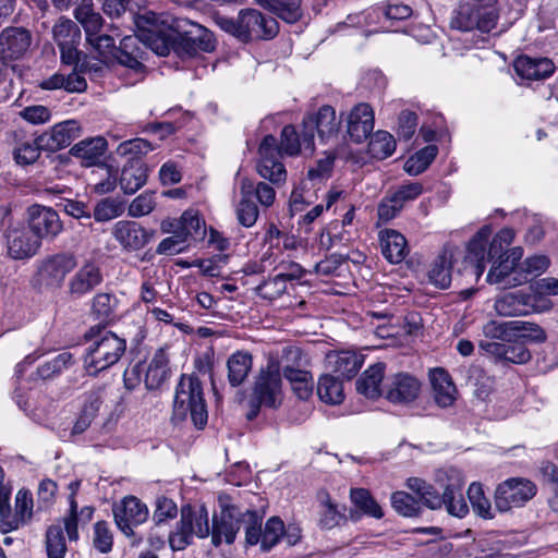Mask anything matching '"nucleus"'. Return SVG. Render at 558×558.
Listing matches in <instances>:
<instances>
[{
	"label": "nucleus",
	"instance_id": "nucleus-52",
	"mask_svg": "<svg viewBox=\"0 0 558 558\" xmlns=\"http://www.w3.org/2000/svg\"><path fill=\"white\" fill-rule=\"evenodd\" d=\"M242 525L245 529V543L248 546L262 544V521L263 517L256 510H245Z\"/></svg>",
	"mask_w": 558,
	"mask_h": 558
},
{
	"label": "nucleus",
	"instance_id": "nucleus-21",
	"mask_svg": "<svg viewBox=\"0 0 558 558\" xmlns=\"http://www.w3.org/2000/svg\"><path fill=\"white\" fill-rule=\"evenodd\" d=\"M76 265L77 260L74 254L68 252L58 253L43 260L40 275L48 284L60 286Z\"/></svg>",
	"mask_w": 558,
	"mask_h": 558
},
{
	"label": "nucleus",
	"instance_id": "nucleus-7",
	"mask_svg": "<svg viewBox=\"0 0 558 558\" xmlns=\"http://www.w3.org/2000/svg\"><path fill=\"white\" fill-rule=\"evenodd\" d=\"M134 24L137 32H140L142 44L150 48L158 56L165 57L170 53L175 31L173 25L170 28H166L159 16L151 11L135 14Z\"/></svg>",
	"mask_w": 558,
	"mask_h": 558
},
{
	"label": "nucleus",
	"instance_id": "nucleus-58",
	"mask_svg": "<svg viewBox=\"0 0 558 558\" xmlns=\"http://www.w3.org/2000/svg\"><path fill=\"white\" fill-rule=\"evenodd\" d=\"M153 150L151 144L144 138H133L124 141L117 147V155L121 157H129V159H141V156L146 155Z\"/></svg>",
	"mask_w": 558,
	"mask_h": 558
},
{
	"label": "nucleus",
	"instance_id": "nucleus-59",
	"mask_svg": "<svg viewBox=\"0 0 558 558\" xmlns=\"http://www.w3.org/2000/svg\"><path fill=\"white\" fill-rule=\"evenodd\" d=\"M93 546L100 554H108L112 550L113 535L106 521H98L94 524Z\"/></svg>",
	"mask_w": 558,
	"mask_h": 558
},
{
	"label": "nucleus",
	"instance_id": "nucleus-37",
	"mask_svg": "<svg viewBox=\"0 0 558 558\" xmlns=\"http://www.w3.org/2000/svg\"><path fill=\"white\" fill-rule=\"evenodd\" d=\"M434 399L441 408L450 407L454 401L456 387L450 375L444 368H435L429 373Z\"/></svg>",
	"mask_w": 558,
	"mask_h": 558
},
{
	"label": "nucleus",
	"instance_id": "nucleus-5",
	"mask_svg": "<svg viewBox=\"0 0 558 558\" xmlns=\"http://www.w3.org/2000/svg\"><path fill=\"white\" fill-rule=\"evenodd\" d=\"M189 415L197 429L206 426L208 411L202 381L194 374H182L175 387L171 420L180 423Z\"/></svg>",
	"mask_w": 558,
	"mask_h": 558
},
{
	"label": "nucleus",
	"instance_id": "nucleus-56",
	"mask_svg": "<svg viewBox=\"0 0 558 558\" xmlns=\"http://www.w3.org/2000/svg\"><path fill=\"white\" fill-rule=\"evenodd\" d=\"M284 534V524L279 517H271L267 520L263 530L262 550L268 551L275 547Z\"/></svg>",
	"mask_w": 558,
	"mask_h": 558
},
{
	"label": "nucleus",
	"instance_id": "nucleus-41",
	"mask_svg": "<svg viewBox=\"0 0 558 558\" xmlns=\"http://www.w3.org/2000/svg\"><path fill=\"white\" fill-rule=\"evenodd\" d=\"M319 399L329 404H339L344 399L342 380L337 375L320 376L317 385Z\"/></svg>",
	"mask_w": 558,
	"mask_h": 558
},
{
	"label": "nucleus",
	"instance_id": "nucleus-25",
	"mask_svg": "<svg viewBox=\"0 0 558 558\" xmlns=\"http://www.w3.org/2000/svg\"><path fill=\"white\" fill-rule=\"evenodd\" d=\"M515 73L527 81H541L549 77L554 71L555 65L548 58H531L527 56H520L513 62Z\"/></svg>",
	"mask_w": 558,
	"mask_h": 558
},
{
	"label": "nucleus",
	"instance_id": "nucleus-10",
	"mask_svg": "<svg viewBox=\"0 0 558 558\" xmlns=\"http://www.w3.org/2000/svg\"><path fill=\"white\" fill-rule=\"evenodd\" d=\"M487 5L460 4L451 17V28L461 32L477 29L481 33H489L497 25L498 13Z\"/></svg>",
	"mask_w": 558,
	"mask_h": 558
},
{
	"label": "nucleus",
	"instance_id": "nucleus-40",
	"mask_svg": "<svg viewBox=\"0 0 558 558\" xmlns=\"http://www.w3.org/2000/svg\"><path fill=\"white\" fill-rule=\"evenodd\" d=\"M74 17L84 27L87 39L98 34L102 26V17L94 11L93 0H82L74 9Z\"/></svg>",
	"mask_w": 558,
	"mask_h": 558
},
{
	"label": "nucleus",
	"instance_id": "nucleus-57",
	"mask_svg": "<svg viewBox=\"0 0 558 558\" xmlns=\"http://www.w3.org/2000/svg\"><path fill=\"white\" fill-rule=\"evenodd\" d=\"M287 290V283L279 274L272 278L264 280L255 288V293L268 301L280 298Z\"/></svg>",
	"mask_w": 558,
	"mask_h": 558
},
{
	"label": "nucleus",
	"instance_id": "nucleus-44",
	"mask_svg": "<svg viewBox=\"0 0 558 558\" xmlns=\"http://www.w3.org/2000/svg\"><path fill=\"white\" fill-rule=\"evenodd\" d=\"M350 498L352 504L362 511L363 514L375 519H381L384 517L381 507L374 499L368 489L352 488L350 492Z\"/></svg>",
	"mask_w": 558,
	"mask_h": 558
},
{
	"label": "nucleus",
	"instance_id": "nucleus-61",
	"mask_svg": "<svg viewBox=\"0 0 558 558\" xmlns=\"http://www.w3.org/2000/svg\"><path fill=\"white\" fill-rule=\"evenodd\" d=\"M280 137V149L286 155L295 156L304 147L303 137L300 138L295 128L291 124L283 126Z\"/></svg>",
	"mask_w": 558,
	"mask_h": 558
},
{
	"label": "nucleus",
	"instance_id": "nucleus-30",
	"mask_svg": "<svg viewBox=\"0 0 558 558\" xmlns=\"http://www.w3.org/2000/svg\"><path fill=\"white\" fill-rule=\"evenodd\" d=\"M148 167L141 159H128L120 175V186L125 194H134L147 181Z\"/></svg>",
	"mask_w": 558,
	"mask_h": 558
},
{
	"label": "nucleus",
	"instance_id": "nucleus-48",
	"mask_svg": "<svg viewBox=\"0 0 558 558\" xmlns=\"http://www.w3.org/2000/svg\"><path fill=\"white\" fill-rule=\"evenodd\" d=\"M175 28L172 51L180 58H191L198 53L195 41L192 40L189 34H185V27L180 20L175 21L173 25Z\"/></svg>",
	"mask_w": 558,
	"mask_h": 558
},
{
	"label": "nucleus",
	"instance_id": "nucleus-4",
	"mask_svg": "<svg viewBox=\"0 0 558 558\" xmlns=\"http://www.w3.org/2000/svg\"><path fill=\"white\" fill-rule=\"evenodd\" d=\"M84 337L92 342L84 357V367L90 376H96L118 363L126 349L124 338L106 330L100 325L90 327Z\"/></svg>",
	"mask_w": 558,
	"mask_h": 558
},
{
	"label": "nucleus",
	"instance_id": "nucleus-20",
	"mask_svg": "<svg viewBox=\"0 0 558 558\" xmlns=\"http://www.w3.org/2000/svg\"><path fill=\"white\" fill-rule=\"evenodd\" d=\"M81 135V125L75 120L54 124L50 131L38 136V145L45 150L57 151L69 146Z\"/></svg>",
	"mask_w": 558,
	"mask_h": 558
},
{
	"label": "nucleus",
	"instance_id": "nucleus-28",
	"mask_svg": "<svg viewBox=\"0 0 558 558\" xmlns=\"http://www.w3.org/2000/svg\"><path fill=\"white\" fill-rule=\"evenodd\" d=\"M102 387L94 388L85 393L83 407L71 430L72 436L83 434L90 426L102 404Z\"/></svg>",
	"mask_w": 558,
	"mask_h": 558
},
{
	"label": "nucleus",
	"instance_id": "nucleus-46",
	"mask_svg": "<svg viewBox=\"0 0 558 558\" xmlns=\"http://www.w3.org/2000/svg\"><path fill=\"white\" fill-rule=\"evenodd\" d=\"M505 330L514 332L519 338L532 342L542 343L546 340L545 330L537 324L531 322L512 320L504 324Z\"/></svg>",
	"mask_w": 558,
	"mask_h": 558
},
{
	"label": "nucleus",
	"instance_id": "nucleus-27",
	"mask_svg": "<svg viewBox=\"0 0 558 558\" xmlns=\"http://www.w3.org/2000/svg\"><path fill=\"white\" fill-rule=\"evenodd\" d=\"M145 387L147 390H157L170 378L169 356L163 348L154 353L147 366H144Z\"/></svg>",
	"mask_w": 558,
	"mask_h": 558
},
{
	"label": "nucleus",
	"instance_id": "nucleus-24",
	"mask_svg": "<svg viewBox=\"0 0 558 558\" xmlns=\"http://www.w3.org/2000/svg\"><path fill=\"white\" fill-rule=\"evenodd\" d=\"M480 349L498 360L514 364H524L531 359L530 351L522 342L500 343L495 341H481Z\"/></svg>",
	"mask_w": 558,
	"mask_h": 558
},
{
	"label": "nucleus",
	"instance_id": "nucleus-2",
	"mask_svg": "<svg viewBox=\"0 0 558 558\" xmlns=\"http://www.w3.org/2000/svg\"><path fill=\"white\" fill-rule=\"evenodd\" d=\"M283 401V381L280 364L277 359H270L267 364L258 369L250 387L246 402L247 421H254L262 409L277 410Z\"/></svg>",
	"mask_w": 558,
	"mask_h": 558
},
{
	"label": "nucleus",
	"instance_id": "nucleus-38",
	"mask_svg": "<svg viewBox=\"0 0 558 558\" xmlns=\"http://www.w3.org/2000/svg\"><path fill=\"white\" fill-rule=\"evenodd\" d=\"M380 246L383 255L391 264L402 262L408 254L407 240L396 230L380 232Z\"/></svg>",
	"mask_w": 558,
	"mask_h": 558
},
{
	"label": "nucleus",
	"instance_id": "nucleus-1",
	"mask_svg": "<svg viewBox=\"0 0 558 558\" xmlns=\"http://www.w3.org/2000/svg\"><path fill=\"white\" fill-rule=\"evenodd\" d=\"M436 481L442 488L441 495L435 486L420 477H409L405 486L417 496L422 508L439 510L445 507L450 515L464 518L469 513V506L463 496L465 482L462 472L456 468L439 470Z\"/></svg>",
	"mask_w": 558,
	"mask_h": 558
},
{
	"label": "nucleus",
	"instance_id": "nucleus-63",
	"mask_svg": "<svg viewBox=\"0 0 558 558\" xmlns=\"http://www.w3.org/2000/svg\"><path fill=\"white\" fill-rule=\"evenodd\" d=\"M323 510L319 518V525L323 529L330 530L337 526L344 515L337 509V506L331 502L328 494H325V499L322 500Z\"/></svg>",
	"mask_w": 558,
	"mask_h": 558
},
{
	"label": "nucleus",
	"instance_id": "nucleus-9",
	"mask_svg": "<svg viewBox=\"0 0 558 558\" xmlns=\"http://www.w3.org/2000/svg\"><path fill=\"white\" fill-rule=\"evenodd\" d=\"M537 492L536 485L524 477H511L497 485L494 504L497 511L505 513L512 508L523 507Z\"/></svg>",
	"mask_w": 558,
	"mask_h": 558
},
{
	"label": "nucleus",
	"instance_id": "nucleus-23",
	"mask_svg": "<svg viewBox=\"0 0 558 558\" xmlns=\"http://www.w3.org/2000/svg\"><path fill=\"white\" fill-rule=\"evenodd\" d=\"M364 357L354 351L330 352L326 356L327 367L342 379H351L360 371Z\"/></svg>",
	"mask_w": 558,
	"mask_h": 558
},
{
	"label": "nucleus",
	"instance_id": "nucleus-64",
	"mask_svg": "<svg viewBox=\"0 0 558 558\" xmlns=\"http://www.w3.org/2000/svg\"><path fill=\"white\" fill-rule=\"evenodd\" d=\"M518 267L508 260L506 257L493 262V266L487 275L489 283H502L510 277L511 274L517 272Z\"/></svg>",
	"mask_w": 558,
	"mask_h": 558
},
{
	"label": "nucleus",
	"instance_id": "nucleus-22",
	"mask_svg": "<svg viewBox=\"0 0 558 558\" xmlns=\"http://www.w3.org/2000/svg\"><path fill=\"white\" fill-rule=\"evenodd\" d=\"M102 274L95 263L84 264L69 280L68 291L72 298L90 293L102 282Z\"/></svg>",
	"mask_w": 558,
	"mask_h": 558
},
{
	"label": "nucleus",
	"instance_id": "nucleus-6",
	"mask_svg": "<svg viewBox=\"0 0 558 558\" xmlns=\"http://www.w3.org/2000/svg\"><path fill=\"white\" fill-rule=\"evenodd\" d=\"M210 535L209 515L205 506L195 508L185 505L181 508L180 521L169 534L172 550H183L193 543V537L206 538Z\"/></svg>",
	"mask_w": 558,
	"mask_h": 558
},
{
	"label": "nucleus",
	"instance_id": "nucleus-53",
	"mask_svg": "<svg viewBox=\"0 0 558 558\" xmlns=\"http://www.w3.org/2000/svg\"><path fill=\"white\" fill-rule=\"evenodd\" d=\"M123 213L124 205L122 202L113 197H106L96 204L93 217L98 222H106L121 216Z\"/></svg>",
	"mask_w": 558,
	"mask_h": 558
},
{
	"label": "nucleus",
	"instance_id": "nucleus-17",
	"mask_svg": "<svg viewBox=\"0 0 558 558\" xmlns=\"http://www.w3.org/2000/svg\"><path fill=\"white\" fill-rule=\"evenodd\" d=\"M537 296L522 290L507 292L495 301V310L500 316H525L538 312Z\"/></svg>",
	"mask_w": 558,
	"mask_h": 558
},
{
	"label": "nucleus",
	"instance_id": "nucleus-35",
	"mask_svg": "<svg viewBox=\"0 0 558 558\" xmlns=\"http://www.w3.org/2000/svg\"><path fill=\"white\" fill-rule=\"evenodd\" d=\"M253 367V355L247 351H236L227 360L228 383L232 388L244 384Z\"/></svg>",
	"mask_w": 558,
	"mask_h": 558
},
{
	"label": "nucleus",
	"instance_id": "nucleus-18",
	"mask_svg": "<svg viewBox=\"0 0 558 558\" xmlns=\"http://www.w3.org/2000/svg\"><path fill=\"white\" fill-rule=\"evenodd\" d=\"M29 230L39 240L56 236L62 230V222L57 211L50 207L33 205L28 208Z\"/></svg>",
	"mask_w": 558,
	"mask_h": 558
},
{
	"label": "nucleus",
	"instance_id": "nucleus-60",
	"mask_svg": "<svg viewBox=\"0 0 558 558\" xmlns=\"http://www.w3.org/2000/svg\"><path fill=\"white\" fill-rule=\"evenodd\" d=\"M118 304L117 298L111 293H98L93 299V314L100 320L109 319Z\"/></svg>",
	"mask_w": 558,
	"mask_h": 558
},
{
	"label": "nucleus",
	"instance_id": "nucleus-55",
	"mask_svg": "<svg viewBox=\"0 0 558 558\" xmlns=\"http://www.w3.org/2000/svg\"><path fill=\"white\" fill-rule=\"evenodd\" d=\"M514 239V232L512 229H501L490 241L487 251V260L495 262L496 259L504 258L506 256L507 248Z\"/></svg>",
	"mask_w": 558,
	"mask_h": 558
},
{
	"label": "nucleus",
	"instance_id": "nucleus-39",
	"mask_svg": "<svg viewBox=\"0 0 558 558\" xmlns=\"http://www.w3.org/2000/svg\"><path fill=\"white\" fill-rule=\"evenodd\" d=\"M452 250H444L432 264L428 271L429 281L439 289H447L451 283Z\"/></svg>",
	"mask_w": 558,
	"mask_h": 558
},
{
	"label": "nucleus",
	"instance_id": "nucleus-34",
	"mask_svg": "<svg viewBox=\"0 0 558 558\" xmlns=\"http://www.w3.org/2000/svg\"><path fill=\"white\" fill-rule=\"evenodd\" d=\"M142 39L140 33L136 36H125L120 40V45L114 53L118 62L134 71H141L144 68L142 63L143 50L140 46Z\"/></svg>",
	"mask_w": 558,
	"mask_h": 558
},
{
	"label": "nucleus",
	"instance_id": "nucleus-51",
	"mask_svg": "<svg viewBox=\"0 0 558 558\" xmlns=\"http://www.w3.org/2000/svg\"><path fill=\"white\" fill-rule=\"evenodd\" d=\"M468 497L470 499L473 511L485 520H490L495 515L492 510L489 499L484 495L482 485L478 483H472L468 489Z\"/></svg>",
	"mask_w": 558,
	"mask_h": 558
},
{
	"label": "nucleus",
	"instance_id": "nucleus-29",
	"mask_svg": "<svg viewBox=\"0 0 558 558\" xmlns=\"http://www.w3.org/2000/svg\"><path fill=\"white\" fill-rule=\"evenodd\" d=\"M385 369L386 364L383 362L375 363L365 369L356 380L357 392L369 399L385 396V386L383 387Z\"/></svg>",
	"mask_w": 558,
	"mask_h": 558
},
{
	"label": "nucleus",
	"instance_id": "nucleus-8",
	"mask_svg": "<svg viewBox=\"0 0 558 558\" xmlns=\"http://www.w3.org/2000/svg\"><path fill=\"white\" fill-rule=\"evenodd\" d=\"M340 125L341 119L337 117L335 108L329 105H324L315 113L305 116L302 121L304 149L313 153L315 131L319 140L325 143L338 136Z\"/></svg>",
	"mask_w": 558,
	"mask_h": 558
},
{
	"label": "nucleus",
	"instance_id": "nucleus-15",
	"mask_svg": "<svg viewBox=\"0 0 558 558\" xmlns=\"http://www.w3.org/2000/svg\"><path fill=\"white\" fill-rule=\"evenodd\" d=\"M113 239L126 252L144 248L155 236V230L146 229L132 220H120L111 229Z\"/></svg>",
	"mask_w": 558,
	"mask_h": 558
},
{
	"label": "nucleus",
	"instance_id": "nucleus-31",
	"mask_svg": "<svg viewBox=\"0 0 558 558\" xmlns=\"http://www.w3.org/2000/svg\"><path fill=\"white\" fill-rule=\"evenodd\" d=\"M489 236L490 229L488 227H483L473 235L468 244L465 263L470 264L474 268V274L476 276H481L485 270V262L487 258L486 244Z\"/></svg>",
	"mask_w": 558,
	"mask_h": 558
},
{
	"label": "nucleus",
	"instance_id": "nucleus-42",
	"mask_svg": "<svg viewBox=\"0 0 558 558\" xmlns=\"http://www.w3.org/2000/svg\"><path fill=\"white\" fill-rule=\"evenodd\" d=\"M390 501L392 509L402 517L416 518L423 512L418 498L407 492L398 490L392 493Z\"/></svg>",
	"mask_w": 558,
	"mask_h": 558
},
{
	"label": "nucleus",
	"instance_id": "nucleus-11",
	"mask_svg": "<svg viewBox=\"0 0 558 558\" xmlns=\"http://www.w3.org/2000/svg\"><path fill=\"white\" fill-rule=\"evenodd\" d=\"M258 154L260 157L256 166L258 174L274 184L284 182L287 171L280 161L282 154L280 144L278 145L277 138L274 135L269 134L263 138L258 147Z\"/></svg>",
	"mask_w": 558,
	"mask_h": 558
},
{
	"label": "nucleus",
	"instance_id": "nucleus-47",
	"mask_svg": "<svg viewBox=\"0 0 558 558\" xmlns=\"http://www.w3.org/2000/svg\"><path fill=\"white\" fill-rule=\"evenodd\" d=\"M180 21L185 27V34H189L192 40L195 41L198 51L211 52L215 50L216 43L210 31L197 23Z\"/></svg>",
	"mask_w": 558,
	"mask_h": 558
},
{
	"label": "nucleus",
	"instance_id": "nucleus-36",
	"mask_svg": "<svg viewBox=\"0 0 558 558\" xmlns=\"http://www.w3.org/2000/svg\"><path fill=\"white\" fill-rule=\"evenodd\" d=\"M107 149V141L101 136L85 138L71 147L70 154L82 160L85 167L96 165Z\"/></svg>",
	"mask_w": 558,
	"mask_h": 558
},
{
	"label": "nucleus",
	"instance_id": "nucleus-49",
	"mask_svg": "<svg viewBox=\"0 0 558 558\" xmlns=\"http://www.w3.org/2000/svg\"><path fill=\"white\" fill-rule=\"evenodd\" d=\"M45 544L48 558H64L66 544L60 524H53L47 529Z\"/></svg>",
	"mask_w": 558,
	"mask_h": 558
},
{
	"label": "nucleus",
	"instance_id": "nucleus-43",
	"mask_svg": "<svg viewBox=\"0 0 558 558\" xmlns=\"http://www.w3.org/2000/svg\"><path fill=\"white\" fill-rule=\"evenodd\" d=\"M74 355L70 352L59 353L53 359L43 363L37 367V375L44 379H52L69 369L75 364Z\"/></svg>",
	"mask_w": 558,
	"mask_h": 558
},
{
	"label": "nucleus",
	"instance_id": "nucleus-62",
	"mask_svg": "<svg viewBox=\"0 0 558 558\" xmlns=\"http://www.w3.org/2000/svg\"><path fill=\"white\" fill-rule=\"evenodd\" d=\"M25 521H21L17 514L11 511L10 497L0 500V532L2 534L10 533L25 525Z\"/></svg>",
	"mask_w": 558,
	"mask_h": 558
},
{
	"label": "nucleus",
	"instance_id": "nucleus-26",
	"mask_svg": "<svg viewBox=\"0 0 558 558\" xmlns=\"http://www.w3.org/2000/svg\"><path fill=\"white\" fill-rule=\"evenodd\" d=\"M40 240L31 230H12L8 234V252L14 259L33 257L40 247Z\"/></svg>",
	"mask_w": 558,
	"mask_h": 558
},
{
	"label": "nucleus",
	"instance_id": "nucleus-50",
	"mask_svg": "<svg viewBox=\"0 0 558 558\" xmlns=\"http://www.w3.org/2000/svg\"><path fill=\"white\" fill-rule=\"evenodd\" d=\"M44 147L38 145V136L34 141H25L17 143L13 148L12 155L16 165L25 167L33 165L40 156Z\"/></svg>",
	"mask_w": 558,
	"mask_h": 558
},
{
	"label": "nucleus",
	"instance_id": "nucleus-45",
	"mask_svg": "<svg viewBox=\"0 0 558 558\" xmlns=\"http://www.w3.org/2000/svg\"><path fill=\"white\" fill-rule=\"evenodd\" d=\"M368 154L379 160L391 156L396 149V141L387 131H377L368 137Z\"/></svg>",
	"mask_w": 558,
	"mask_h": 558
},
{
	"label": "nucleus",
	"instance_id": "nucleus-54",
	"mask_svg": "<svg viewBox=\"0 0 558 558\" xmlns=\"http://www.w3.org/2000/svg\"><path fill=\"white\" fill-rule=\"evenodd\" d=\"M186 238L191 236L196 240H203L206 234V223L201 216L192 210H186L180 219V227Z\"/></svg>",
	"mask_w": 558,
	"mask_h": 558
},
{
	"label": "nucleus",
	"instance_id": "nucleus-19",
	"mask_svg": "<svg viewBox=\"0 0 558 558\" xmlns=\"http://www.w3.org/2000/svg\"><path fill=\"white\" fill-rule=\"evenodd\" d=\"M374 122L373 108L366 102H360L347 117V133L353 142L363 143L372 135Z\"/></svg>",
	"mask_w": 558,
	"mask_h": 558
},
{
	"label": "nucleus",
	"instance_id": "nucleus-16",
	"mask_svg": "<svg viewBox=\"0 0 558 558\" xmlns=\"http://www.w3.org/2000/svg\"><path fill=\"white\" fill-rule=\"evenodd\" d=\"M420 380L404 372L396 373L387 378L385 385V398L391 403L408 404L420 395Z\"/></svg>",
	"mask_w": 558,
	"mask_h": 558
},
{
	"label": "nucleus",
	"instance_id": "nucleus-14",
	"mask_svg": "<svg viewBox=\"0 0 558 558\" xmlns=\"http://www.w3.org/2000/svg\"><path fill=\"white\" fill-rule=\"evenodd\" d=\"M33 41L29 29L23 26H7L0 32V59L8 63L25 57Z\"/></svg>",
	"mask_w": 558,
	"mask_h": 558
},
{
	"label": "nucleus",
	"instance_id": "nucleus-33",
	"mask_svg": "<svg viewBox=\"0 0 558 558\" xmlns=\"http://www.w3.org/2000/svg\"><path fill=\"white\" fill-rule=\"evenodd\" d=\"M255 2L288 24H294L303 16L302 0H255Z\"/></svg>",
	"mask_w": 558,
	"mask_h": 558
},
{
	"label": "nucleus",
	"instance_id": "nucleus-32",
	"mask_svg": "<svg viewBox=\"0 0 558 558\" xmlns=\"http://www.w3.org/2000/svg\"><path fill=\"white\" fill-rule=\"evenodd\" d=\"M252 180L244 178L240 185L241 199L235 207L238 222L244 228L253 227L259 216V209L252 198Z\"/></svg>",
	"mask_w": 558,
	"mask_h": 558
},
{
	"label": "nucleus",
	"instance_id": "nucleus-12",
	"mask_svg": "<svg viewBox=\"0 0 558 558\" xmlns=\"http://www.w3.org/2000/svg\"><path fill=\"white\" fill-rule=\"evenodd\" d=\"M244 511L238 506H223L219 514L213 518V526L210 529L211 544L219 547L222 542L228 545L234 543L238 532L242 526Z\"/></svg>",
	"mask_w": 558,
	"mask_h": 558
},
{
	"label": "nucleus",
	"instance_id": "nucleus-13",
	"mask_svg": "<svg viewBox=\"0 0 558 558\" xmlns=\"http://www.w3.org/2000/svg\"><path fill=\"white\" fill-rule=\"evenodd\" d=\"M118 529L126 536H135L134 526L143 524L148 519V508L135 496H126L112 508Z\"/></svg>",
	"mask_w": 558,
	"mask_h": 558
},
{
	"label": "nucleus",
	"instance_id": "nucleus-3",
	"mask_svg": "<svg viewBox=\"0 0 558 558\" xmlns=\"http://www.w3.org/2000/svg\"><path fill=\"white\" fill-rule=\"evenodd\" d=\"M215 23L242 43L271 40L279 34L276 17L251 8L240 10L235 19L218 14Z\"/></svg>",
	"mask_w": 558,
	"mask_h": 558
}]
</instances>
